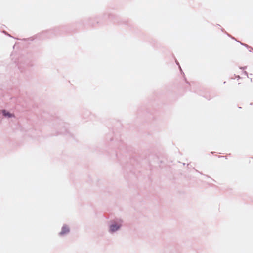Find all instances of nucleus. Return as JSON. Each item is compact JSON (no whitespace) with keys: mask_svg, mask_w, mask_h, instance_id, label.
<instances>
[{"mask_svg":"<svg viewBox=\"0 0 253 253\" xmlns=\"http://www.w3.org/2000/svg\"><path fill=\"white\" fill-rule=\"evenodd\" d=\"M69 232V229L68 227H67L66 226H64L62 228V230L60 232V234L63 235V234L68 233Z\"/></svg>","mask_w":253,"mask_h":253,"instance_id":"f257e3e1","label":"nucleus"},{"mask_svg":"<svg viewBox=\"0 0 253 253\" xmlns=\"http://www.w3.org/2000/svg\"><path fill=\"white\" fill-rule=\"evenodd\" d=\"M2 114L4 116L7 118H11L14 117V115L13 114L10 113L8 112H7L6 110L2 111Z\"/></svg>","mask_w":253,"mask_h":253,"instance_id":"f03ea898","label":"nucleus"},{"mask_svg":"<svg viewBox=\"0 0 253 253\" xmlns=\"http://www.w3.org/2000/svg\"><path fill=\"white\" fill-rule=\"evenodd\" d=\"M120 228L119 226L116 225H112L110 226V230L112 232L117 231Z\"/></svg>","mask_w":253,"mask_h":253,"instance_id":"7ed1b4c3","label":"nucleus"}]
</instances>
